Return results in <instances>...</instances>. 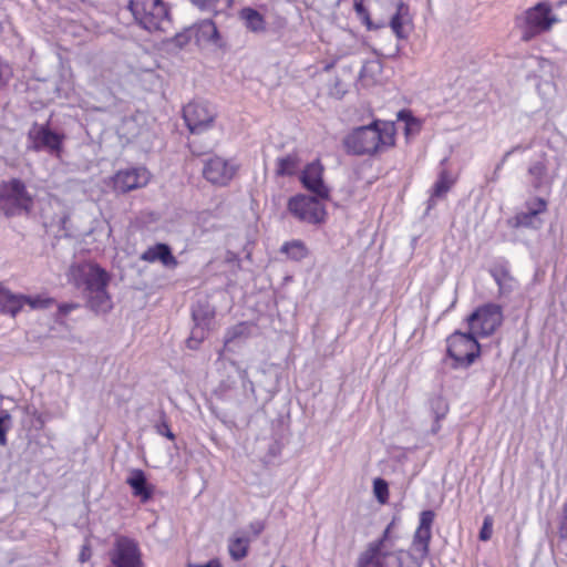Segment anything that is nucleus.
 <instances>
[{
	"label": "nucleus",
	"mask_w": 567,
	"mask_h": 567,
	"mask_svg": "<svg viewBox=\"0 0 567 567\" xmlns=\"http://www.w3.org/2000/svg\"><path fill=\"white\" fill-rule=\"evenodd\" d=\"M190 567H221L220 563L217 559H212L203 565H193Z\"/></svg>",
	"instance_id": "53"
},
{
	"label": "nucleus",
	"mask_w": 567,
	"mask_h": 567,
	"mask_svg": "<svg viewBox=\"0 0 567 567\" xmlns=\"http://www.w3.org/2000/svg\"><path fill=\"white\" fill-rule=\"evenodd\" d=\"M528 182L534 190L550 194L555 177L549 174L545 159L532 162L527 169Z\"/></svg>",
	"instance_id": "15"
},
{
	"label": "nucleus",
	"mask_w": 567,
	"mask_h": 567,
	"mask_svg": "<svg viewBox=\"0 0 567 567\" xmlns=\"http://www.w3.org/2000/svg\"><path fill=\"white\" fill-rule=\"evenodd\" d=\"M207 327L205 326H197L195 324L194 329L192 330V334L187 340V346L190 349H195L199 342L205 338V329Z\"/></svg>",
	"instance_id": "38"
},
{
	"label": "nucleus",
	"mask_w": 567,
	"mask_h": 567,
	"mask_svg": "<svg viewBox=\"0 0 567 567\" xmlns=\"http://www.w3.org/2000/svg\"><path fill=\"white\" fill-rule=\"evenodd\" d=\"M299 158L296 154H288L277 158L276 173L279 176H292L298 167Z\"/></svg>",
	"instance_id": "29"
},
{
	"label": "nucleus",
	"mask_w": 567,
	"mask_h": 567,
	"mask_svg": "<svg viewBox=\"0 0 567 567\" xmlns=\"http://www.w3.org/2000/svg\"><path fill=\"white\" fill-rule=\"evenodd\" d=\"M324 167L320 159H315L305 165L299 175V182L310 194L321 199L330 198V188L323 179Z\"/></svg>",
	"instance_id": "11"
},
{
	"label": "nucleus",
	"mask_w": 567,
	"mask_h": 567,
	"mask_svg": "<svg viewBox=\"0 0 567 567\" xmlns=\"http://www.w3.org/2000/svg\"><path fill=\"white\" fill-rule=\"evenodd\" d=\"M436 196H433V193H431V196L427 200V210L432 209L436 205Z\"/></svg>",
	"instance_id": "56"
},
{
	"label": "nucleus",
	"mask_w": 567,
	"mask_h": 567,
	"mask_svg": "<svg viewBox=\"0 0 567 567\" xmlns=\"http://www.w3.org/2000/svg\"><path fill=\"white\" fill-rule=\"evenodd\" d=\"M431 410H432L434 417L444 419L449 411V406L443 398L437 396L431 401Z\"/></svg>",
	"instance_id": "37"
},
{
	"label": "nucleus",
	"mask_w": 567,
	"mask_h": 567,
	"mask_svg": "<svg viewBox=\"0 0 567 567\" xmlns=\"http://www.w3.org/2000/svg\"><path fill=\"white\" fill-rule=\"evenodd\" d=\"M393 525H394V522H391L385 527L382 535L378 539H375L371 543L378 545V547H380L383 550H390L391 546H392V544H390V534H391Z\"/></svg>",
	"instance_id": "39"
},
{
	"label": "nucleus",
	"mask_w": 567,
	"mask_h": 567,
	"mask_svg": "<svg viewBox=\"0 0 567 567\" xmlns=\"http://www.w3.org/2000/svg\"><path fill=\"white\" fill-rule=\"evenodd\" d=\"M156 432L159 435H164V436H166L169 440H174L175 439L174 433L171 431V429H169V426H168V424H167V422L165 420H163L162 422L156 424Z\"/></svg>",
	"instance_id": "46"
},
{
	"label": "nucleus",
	"mask_w": 567,
	"mask_h": 567,
	"mask_svg": "<svg viewBox=\"0 0 567 567\" xmlns=\"http://www.w3.org/2000/svg\"><path fill=\"white\" fill-rule=\"evenodd\" d=\"M265 29V21L259 12L250 8V31H261Z\"/></svg>",
	"instance_id": "43"
},
{
	"label": "nucleus",
	"mask_w": 567,
	"mask_h": 567,
	"mask_svg": "<svg viewBox=\"0 0 567 567\" xmlns=\"http://www.w3.org/2000/svg\"><path fill=\"white\" fill-rule=\"evenodd\" d=\"M91 556H92L91 545H90L89 540H85V543L82 545V548H81V551L79 555V560L81 563H85L91 558Z\"/></svg>",
	"instance_id": "47"
},
{
	"label": "nucleus",
	"mask_w": 567,
	"mask_h": 567,
	"mask_svg": "<svg viewBox=\"0 0 567 567\" xmlns=\"http://www.w3.org/2000/svg\"><path fill=\"white\" fill-rule=\"evenodd\" d=\"M78 307H79V305H76V303H62L59 306V312L62 316H66L72 310L76 309Z\"/></svg>",
	"instance_id": "49"
},
{
	"label": "nucleus",
	"mask_w": 567,
	"mask_h": 567,
	"mask_svg": "<svg viewBox=\"0 0 567 567\" xmlns=\"http://www.w3.org/2000/svg\"><path fill=\"white\" fill-rule=\"evenodd\" d=\"M453 179L450 177L446 171H442L432 187L433 196L443 197L451 189Z\"/></svg>",
	"instance_id": "33"
},
{
	"label": "nucleus",
	"mask_w": 567,
	"mask_h": 567,
	"mask_svg": "<svg viewBox=\"0 0 567 567\" xmlns=\"http://www.w3.org/2000/svg\"><path fill=\"white\" fill-rule=\"evenodd\" d=\"M373 495L380 504H386L389 502V484L382 477L373 480Z\"/></svg>",
	"instance_id": "34"
},
{
	"label": "nucleus",
	"mask_w": 567,
	"mask_h": 567,
	"mask_svg": "<svg viewBox=\"0 0 567 567\" xmlns=\"http://www.w3.org/2000/svg\"><path fill=\"white\" fill-rule=\"evenodd\" d=\"M280 252L287 255V257L291 260L300 261L308 256L309 250L303 241L295 239L291 241H286L281 246Z\"/></svg>",
	"instance_id": "28"
},
{
	"label": "nucleus",
	"mask_w": 567,
	"mask_h": 567,
	"mask_svg": "<svg viewBox=\"0 0 567 567\" xmlns=\"http://www.w3.org/2000/svg\"><path fill=\"white\" fill-rule=\"evenodd\" d=\"M248 339V326L245 322L238 323L228 330L225 337L224 350L237 352L245 350Z\"/></svg>",
	"instance_id": "20"
},
{
	"label": "nucleus",
	"mask_w": 567,
	"mask_h": 567,
	"mask_svg": "<svg viewBox=\"0 0 567 567\" xmlns=\"http://www.w3.org/2000/svg\"><path fill=\"white\" fill-rule=\"evenodd\" d=\"M499 178V173H495V171L493 172V176L491 178L492 182H497Z\"/></svg>",
	"instance_id": "58"
},
{
	"label": "nucleus",
	"mask_w": 567,
	"mask_h": 567,
	"mask_svg": "<svg viewBox=\"0 0 567 567\" xmlns=\"http://www.w3.org/2000/svg\"><path fill=\"white\" fill-rule=\"evenodd\" d=\"M264 529V526L261 523L250 524V533H254L255 535H258Z\"/></svg>",
	"instance_id": "54"
},
{
	"label": "nucleus",
	"mask_w": 567,
	"mask_h": 567,
	"mask_svg": "<svg viewBox=\"0 0 567 567\" xmlns=\"http://www.w3.org/2000/svg\"><path fill=\"white\" fill-rule=\"evenodd\" d=\"M150 177L148 171L144 167L123 169L115 175L114 187L122 193H126L146 186Z\"/></svg>",
	"instance_id": "13"
},
{
	"label": "nucleus",
	"mask_w": 567,
	"mask_h": 567,
	"mask_svg": "<svg viewBox=\"0 0 567 567\" xmlns=\"http://www.w3.org/2000/svg\"><path fill=\"white\" fill-rule=\"evenodd\" d=\"M35 150H45L50 153H59L61 150L63 135L52 132L47 126L34 127L29 133Z\"/></svg>",
	"instance_id": "17"
},
{
	"label": "nucleus",
	"mask_w": 567,
	"mask_h": 567,
	"mask_svg": "<svg viewBox=\"0 0 567 567\" xmlns=\"http://www.w3.org/2000/svg\"><path fill=\"white\" fill-rule=\"evenodd\" d=\"M237 172V166L223 157L214 156L205 161L203 167L204 177L212 184L227 185Z\"/></svg>",
	"instance_id": "12"
},
{
	"label": "nucleus",
	"mask_w": 567,
	"mask_h": 567,
	"mask_svg": "<svg viewBox=\"0 0 567 567\" xmlns=\"http://www.w3.org/2000/svg\"><path fill=\"white\" fill-rule=\"evenodd\" d=\"M548 203L545 198L536 196L525 202V209L536 215H540L547 210Z\"/></svg>",
	"instance_id": "36"
},
{
	"label": "nucleus",
	"mask_w": 567,
	"mask_h": 567,
	"mask_svg": "<svg viewBox=\"0 0 567 567\" xmlns=\"http://www.w3.org/2000/svg\"><path fill=\"white\" fill-rule=\"evenodd\" d=\"M509 156H512V152H506L503 157L501 158V161L496 164L495 166V173H499L503 168V166L505 165V163L507 162V159L509 158Z\"/></svg>",
	"instance_id": "51"
},
{
	"label": "nucleus",
	"mask_w": 567,
	"mask_h": 567,
	"mask_svg": "<svg viewBox=\"0 0 567 567\" xmlns=\"http://www.w3.org/2000/svg\"><path fill=\"white\" fill-rule=\"evenodd\" d=\"M493 533V523L491 517H485L483 520V525L478 533L480 540L486 542L491 539Z\"/></svg>",
	"instance_id": "44"
},
{
	"label": "nucleus",
	"mask_w": 567,
	"mask_h": 567,
	"mask_svg": "<svg viewBox=\"0 0 567 567\" xmlns=\"http://www.w3.org/2000/svg\"><path fill=\"white\" fill-rule=\"evenodd\" d=\"M141 259L148 262L161 261L166 267H175L176 258L173 256L169 247L165 244H157L146 249Z\"/></svg>",
	"instance_id": "23"
},
{
	"label": "nucleus",
	"mask_w": 567,
	"mask_h": 567,
	"mask_svg": "<svg viewBox=\"0 0 567 567\" xmlns=\"http://www.w3.org/2000/svg\"><path fill=\"white\" fill-rule=\"evenodd\" d=\"M353 7H354V10L358 13V16L364 20L368 29L371 30L372 29V21L370 19L368 10L365 9V7L363 4V0H354Z\"/></svg>",
	"instance_id": "42"
},
{
	"label": "nucleus",
	"mask_w": 567,
	"mask_h": 567,
	"mask_svg": "<svg viewBox=\"0 0 567 567\" xmlns=\"http://www.w3.org/2000/svg\"><path fill=\"white\" fill-rule=\"evenodd\" d=\"M194 38V30L192 27L184 29L181 33H177L174 38L176 47L184 48Z\"/></svg>",
	"instance_id": "40"
},
{
	"label": "nucleus",
	"mask_w": 567,
	"mask_h": 567,
	"mask_svg": "<svg viewBox=\"0 0 567 567\" xmlns=\"http://www.w3.org/2000/svg\"><path fill=\"white\" fill-rule=\"evenodd\" d=\"M229 555L234 560H240L247 555L248 538L245 536L231 538L228 546Z\"/></svg>",
	"instance_id": "31"
},
{
	"label": "nucleus",
	"mask_w": 567,
	"mask_h": 567,
	"mask_svg": "<svg viewBox=\"0 0 567 567\" xmlns=\"http://www.w3.org/2000/svg\"><path fill=\"white\" fill-rule=\"evenodd\" d=\"M74 284L83 290L86 306L96 315H105L113 308L106 288L110 275L96 264L85 262L71 268Z\"/></svg>",
	"instance_id": "2"
},
{
	"label": "nucleus",
	"mask_w": 567,
	"mask_h": 567,
	"mask_svg": "<svg viewBox=\"0 0 567 567\" xmlns=\"http://www.w3.org/2000/svg\"><path fill=\"white\" fill-rule=\"evenodd\" d=\"M508 224L514 228L539 229L543 225V220L538 215L525 209L509 219Z\"/></svg>",
	"instance_id": "27"
},
{
	"label": "nucleus",
	"mask_w": 567,
	"mask_h": 567,
	"mask_svg": "<svg viewBox=\"0 0 567 567\" xmlns=\"http://www.w3.org/2000/svg\"><path fill=\"white\" fill-rule=\"evenodd\" d=\"M134 22L147 32H165L171 27L169 8L164 0H127Z\"/></svg>",
	"instance_id": "3"
},
{
	"label": "nucleus",
	"mask_w": 567,
	"mask_h": 567,
	"mask_svg": "<svg viewBox=\"0 0 567 567\" xmlns=\"http://www.w3.org/2000/svg\"><path fill=\"white\" fill-rule=\"evenodd\" d=\"M435 513L432 509H425L420 513L419 526L413 536V548L421 556H426L430 551V542L432 538V524Z\"/></svg>",
	"instance_id": "14"
},
{
	"label": "nucleus",
	"mask_w": 567,
	"mask_h": 567,
	"mask_svg": "<svg viewBox=\"0 0 567 567\" xmlns=\"http://www.w3.org/2000/svg\"><path fill=\"white\" fill-rule=\"evenodd\" d=\"M489 274L498 286L501 293L509 292L513 289V277L506 261L499 262L489 269Z\"/></svg>",
	"instance_id": "26"
},
{
	"label": "nucleus",
	"mask_w": 567,
	"mask_h": 567,
	"mask_svg": "<svg viewBox=\"0 0 567 567\" xmlns=\"http://www.w3.org/2000/svg\"><path fill=\"white\" fill-rule=\"evenodd\" d=\"M398 120L404 122L405 135L416 134L421 130V122L409 110H401Z\"/></svg>",
	"instance_id": "32"
},
{
	"label": "nucleus",
	"mask_w": 567,
	"mask_h": 567,
	"mask_svg": "<svg viewBox=\"0 0 567 567\" xmlns=\"http://www.w3.org/2000/svg\"><path fill=\"white\" fill-rule=\"evenodd\" d=\"M126 483L133 489V494L140 497L142 502H147L153 495V486L147 483L145 473L142 470H132L126 478Z\"/></svg>",
	"instance_id": "21"
},
{
	"label": "nucleus",
	"mask_w": 567,
	"mask_h": 567,
	"mask_svg": "<svg viewBox=\"0 0 567 567\" xmlns=\"http://www.w3.org/2000/svg\"><path fill=\"white\" fill-rule=\"evenodd\" d=\"M385 567H412L409 564H404V561L399 557L395 556L392 561H386Z\"/></svg>",
	"instance_id": "50"
},
{
	"label": "nucleus",
	"mask_w": 567,
	"mask_h": 567,
	"mask_svg": "<svg viewBox=\"0 0 567 567\" xmlns=\"http://www.w3.org/2000/svg\"><path fill=\"white\" fill-rule=\"evenodd\" d=\"M32 206V196L25 186L18 179H12L0 185V210L7 216L28 212Z\"/></svg>",
	"instance_id": "8"
},
{
	"label": "nucleus",
	"mask_w": 567,
	"mask_h": 567,
	"mask_svg": "<svg viewBox=\"0 0 567 567\" xmlns=\"http://www.w3.org/2000/svg\"><path fill=\"white\" fill-rule=\"evenodd\" d=\"M51 299L24 296V305L30 306L31 309H44L48 308L51 305Z\"/></svg>",
	"instance_id": "41"
},
{
	"label": "nucleus",
	"mask_w": 567,
	"mask_h": 567,
	"mask_svg": "<svg viewBox=\"0 0 567 567\" xmlns=\"http://www.w3.org/2000/svg\"><path fill=\"white\" fill-rule=\"evenodd\" d=\"M503 322V309L499 305L487 302L477 307L466 318L468 330L478 338L492 336Z\"/></svg>",
	"instance_id": "7"
},
{
	"label": "nucleus",
	"mask_w": 567,
	"mask_h": 567,
	"mask_svg": "<svg viewBox=\"0 0 567 567\" xmlns=\"http://www.w3.org/2000/svg\"><path fill=\"white\" fill-rule=\"evenodd\" d=\"M214 105L205 101L188 103L183 110V116L192 133L199 134L213 126L216 118Z\"/></svg>",
	"instance_id": "10"
},
{
	"label": "nucleus",
	"mask_w": 567,
	"mask_h": 567,
	"mask_svg": "<svg viewBox=\"0 0 567 567\" xmlns=\"http://www.w3.org/2000/svg\"><path fill=\"white\" fill-rule=\"evenodd\" d=\"M394 143V124L380 120L353 128L342 140L346 153L353 156L374 155L392 147Z\"/></svg>",
	"instance_id": "1"
},
{
	"label": "nucleus",
	"mask_w": 567,
	"mask_h": 567,
	"mask_svg": "<svg viewBox=\"0 0 567 567\" xmlns=\"http://www.w3.org/2000/svg\"><path fill=\"white\" fill-rule=\"evenodd\" d=\"M381 27H384V23H381ZM377 28H380V25H373L372 24V29H377Z\"/></svg>",
	"instance_id": "59"
},
{
	"label": "nucleus",
	"mask_w": 567,
	"mask_h": 567,
	"mask_svg": "<svg viewBox=\"0 0 567 567\" xmlns=\"http://www.w3.org/2000/svg\"><path fill=\"white\" fill-rule=\"evenodd\" d=\"M392 7L395 8V12L391 16L389 25L399 40H404L409 37L405 27L412 22L410 8L403 0H399Z\"/></svg>",
	"instance_id": "18"
},
{
	"label": "nucleus",
	"mask_w": 567,
	"mask_h": 567,
	"mask_svg": "<svg viewBox=\"0 0 567 567\" xmlns=\"http://www.w3.org/2000/svg\"><path fill=\"white\" fill-rule=\"evenodd\" d=\"M528 148V146H523V145H516L514 147H512L511 150H508L507 152H512V155L517 153V152H525L526 150Z\"/></svg>",
	"instance_id": "55"
},
{
	"label": "nucleus",
	"mask_w": 567,
	"mask_h": 567,
	"mask_svg": "<svg viewBox=\"0 0 567 567\" xmlns=\"http://www.w3.org/2000/svg\"><path fill=\"white\" fill-rule=\"evenodd\" d=\"M111 567H144L136 540L117 535L109 551Z\"/></svg>",
	"instance_id": "9"
},
{
	"label": "nucleus",
	"mask_w": 567,
	"mask_h": 567,
	"mask_svg": "<svg viewBox=\"0 0 567 567\" xmlns=\"http://www.w3.org/2000/svg\"><path fill=\"white\" fill-rule=\"evenodd\" d=\"M323 200L313 195L297 194L288 199L287 209L300 223L320 225L327 217Z\"/></svg>",
	"instance_id": "6"
},
{
	"label": "nucleus",
	"mask_w": 567,
	"mask_h": 567,
	"mask_svg": "<svg viewBox=\"0 0 567 567\" xmlns=\"http://www.w3.org/2000/svg\"><path fill=\"white\" fill-rule=\"evenodd\" d=\"M442 420H443V419H436V417H434L433 424H432V426H431V429H430V433H431L432 435H436V434L441 431V427H442V425H441V421H442Z\"/></svg>",
	"instance_id": "52"
},
{
	"label": "nucleus",
	"mask_w": 567,
	"mask_h": 567,
	"mask_svg": "<svg viewBox=\"0 0 567 567\" xmlns=\"http://www.w3.org/2000/svg\"><path fill=\"white\" fill-rule=\"evenodd\" d=\"M190 2L203 11L219 14L228 9L231 0H190Z\"/></svg>",
	"instance_id": "30"
},
{
	"label": "nucleus",
	"mask_w": 567,
	"mask_h": 567,
	"mask_svg": "<svg viewBox=\"0 0 567 567\" xmlns=\"http://www.w3.org/2000/svg\"><path fill=\"white\" fill-rule=\"evenodd\" d=\"M194 39L198 45L223 49L224 41L220 37L216 24L212 20H203L194 25Z\"/></svg>",
	"instance_id": "16"
},
{
	"label": "nucleus",
	"mask_w": 567,
	"mask_h": 567,
	"mask_svg": "<svg viewBox=\"0 0 567 567\" xmlns=\"http://www.w3.org/2000/svg\"><path fill=\"white\" fill-rule=\"evenodd\" d=\"M477 338L471 330H456L446 338V353L453 360V369H466L480 357L481 344Z\"/></svg>",
	"instance_id": "5"
},
{
	"label": "nucleus",
	"mask_w": 567,
	"mask_h": 567,
	"mask_svg": "<svg viewBox=\"0 0 567 567\" xmlns=\"http://www.w3.org/2000/svg\"><path fill=\"white\" fill-rule=\"evenodd\" d=\"M10 422V415L7 412H2L0 415V445L7 444V431L9 429L8 423Z\"/></svg>",
	"instance_id": "45"
},
{
	"label": "nucleus",
	"mask_w": 567,
	"mask_h": 567,
	"mask_svg": "<svg viewBox=\"0 0 567 567\" xmlns=\"http://www.w3.org/2000/svg\"><path fill=\"white\" fill-rule=\"evenodd\" d=\"M394 557L391 550H383L378 545L369 543L359 556L357 567H385V560L392 561Z\"/></svg>",
	"instance_id": "19"
},
{
	"label": "nucleus",
	"mask_w": 567,
	"mask_h": 567,
	"mask_svg": "<svg viewBox=\"0 0 567 567\" xmlns=\"http://www.w3.org/2000/svg\"><path fill=\"white\" fill-rule=\"evenodd\" d=\"M537 92L543 101V106L547 114H558L561 107H556L555 97L557 95V86L553 81H540L537 84Z\"/></svg>",
	"instance_id": "24"
},
{
	"label": "nucleus",
	"mask_w": 567,
	"mask_h": 567,
	"mask_svg": "<svg viewBox=\"0 0 567 567\" xmlns=\"http://www.w3.org/2000/svg\"><path fill=\"white\" fill-rule=\"evenodd\" d=\"M558 534L561 539H567V503L564 506V517L561 519Z\"/></svg>",
	"instance_id": "48"
},
{
	"label": "nucleus",
	"mask_w": 567,
	"mask_h": 567,
	"mask_svg": "<svg viewBox=\"0 0 567 567\" xmlns=\"http://www.w3.org/2000/svg\"><path fill=\"white\" fill-rule=\"evenodd\" d=\"M258 447H267V453L261 456V461L265 465H277L279 464V457L282 451V442L276 437L264 439L257 441Z\"/></svg>",
	"instance_id": "25"
},
{
	"label": "nucleus",
	"mask_w": 567,
	"mask_h": 567,
	"mask_svg": "<svg viewBox=\"0 0 567 567\" xmlns=\"http://www.w3.org/2000/svg\"><path fill=\"white\" fill-rule=\"evenodd\" d=\"M240 18L246 22L248 25V8H244L240 10Z\"/></svg>",
	"instance_id": "57"
},
{
	"label": "nucleus",
	"mask_w": 567,
	"mask_h": 567,
	"mask_svg": "<svg viewBox=\"0 0 567 567\" xmlns=\"http://www.w3.org/2000/svg\"><path fill=\"white\" fill-rule=\"evenodd\" d=\"M558 21L559 19L553 13L548 2H538L516 18V25L522 31L520 39L524 42H529L537 35L549 31Z\"/></svg>",
	"instance_id": "4"
},
{
	"label": "nucleus",
	"mask_w": 567,
	"mask_h": 567,
	"mask_svg": "<svg viewBox=\"0 0 567 567\" xmlns=\"http://www.w3.org/2000/svg\"><path fill=\"white\" fill-rule=\"evenodd\" d=\"M281 567H287V566H281Z\"/></svg>",
	"instance_id": "60"
},
{
	"label": "nucleus",
	"mask_w": 567,
	"mask_h": 567,
	"mask_svg": "<svg viewBox=\"0 0 567 567\" xmlns=\"http://www.w3.org/2000/svg\"><path fill=\"white\" fill-rule=\"evenodd\" d=\"M213 315L214 313L209 308L204 309L200 305H197L193 309V319L197 326L208 327Z\"/></svg>",
	"instance_id": "35"
},
{
	"label": "nucleus",
	"mask_w": 567,
	"mask_h": 567,
	"mask_svg": "<svg viewBox=\"0 0 567 567\" xmlns=\"http://www.w3.org/2000/svg\"><path fill=\"white\" fill-rule=\"evenodd\" d=\"M24 307V295H17L0 285V311L16 317Z\"/></svg>",
	"instance_id": "22"
}]
</instances>
